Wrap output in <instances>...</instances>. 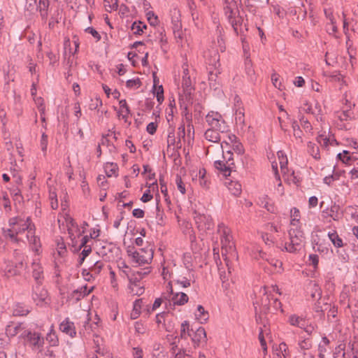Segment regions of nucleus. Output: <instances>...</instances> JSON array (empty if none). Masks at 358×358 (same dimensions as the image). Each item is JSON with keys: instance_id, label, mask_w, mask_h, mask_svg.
Segmentation results:
<instances>
[{"instance_id": "obj_1", "label": "nucleus", "mask_w": 358, "mask_h": 358, "mask_svg": "<svg viewBox=\"0 0 358 358\" xmlns=\"http://www.w3.org/2000/svg\"><path fill=\"white\" fill-rule=\"evenodd\" d=\"M256 316L259 314L273 313L278 310L282 312V303L271 294L268 293L266 287H262L259 290V299L254 303Z\"/></svg>"}, {"instance_id": "obj_2", "label": "nucleus", "mask_w": 358, "mask_h": 358, "mask_svg": "<svg viewBox=\"0 0 358 358\" xmlns=\"http://www.w3.org/2000/svg\"><path fill=\"white\" fill-rule=\"evenodd\" d=\"M182 94H180L179 104L182 110V113L186 116H190L189 113V106L193 103V92L194 87L191 80L190 76H182Z\"/></svg>"}, {"instance_id": "obj_3", "label": "nucleus", "mask_w": 358, "mask_h": 358, "mask_svg": "<svg viewBox=\"0 0 358 358\" xmlns=\"http://www.w3.org/2000/svg\"><path fill=\"white\" fill-rule=\"evenodd\" d=\"M218 233L221 236L222 244V255L224 257V261L228 267L229 272L230 273V268L229 266V260L227 257L228 253H232L235 251L234 243L232 241V236L231 235V230L224 224L220 223L217 226Z\"/></svg>"}, {"instance_id": "obj_4", "label": "nucleus", "mask_w": 358, "mask_h": 358, "mask_svg": "<svg viewBox=\"0 0 358 358\" xmlns=\"http://www.w3.org/2000/svg\"><path fill=\"white\" fill-rule=\"evenodd\" d=\"M127 252L136 266L150 264L152 260L154 254L153 250L150 247L141 248L137 251L134 246H129Z\"/></svg>"}, {"instance_id": "obj_5", "label": "nucleus", "mask_w": 358, "mask_h": 358, "mask_svg": "<svg viewBox=\"0 0 358 358\" xmlns=\"http://www.w3.org/2000/svg\"><path fill=\"white\" fill-rule=\"evenodd\" d=\"M289 236L290 243H286L283 248H281V250H285L288 252L294 253L301 250L305 240L303 232L301 230V229L291 228L289 230Z\"/></svg>"}, {"instance_id": "obj_6", "label": "nucleus", "mask_w": 358, "mask_h": 358, "mask_svg": "<svg viewBox=\"0 0 358 358\" xmlns=\"http://www.w3.org/2000/svg\"><path fill=\"white\" fill-rule=\"evenodd\" d=\"M25 230L27 231L26 236L29 242L30 250L34 252L35 255H38L41 244L40 238L35 235L36 227L30 217H27L26 221L24 222V231Z\"/></svg>"}, {"instance_id": "obj_7", "label": "nucleus", "mask_w": 358, "mask_h": 358, "mask_svg": "<svg viewBox=\"0 0 358 358\" xmlns=\"http://www.w3.org/2000/svg\"><path fill=\"white\" fill-rule=\"evenodd\" d=\"M24 344L34 352H36L43 348L44 338L40 332L29 328L24 331Z\"/></svg>"}, {"instance_id": "obj_8", "label": "nucleus", "mask_w": 358, "mask_h": 358, "mask_svg": "<svg viewBox=\"0 0 358 358\" xmlns=\"http://www.w3.org/2000/svg\"><path fill=\"white\" fill-rule=\"evenodd\" d=\"M193 217L196 227L200 231L206 232L213 227V222L211 217L206 214L205 208L195 209L193 212Z\"/></svg>"}, {"instance_id": "obj_9", "label": "nucleus", "mask_w": 358, "mask_h": 358, "mask_svg": "<svg viewBox=\"0 0 358 358\" xmlns=\"http://www.w3.org/2000/svg\"><path fill=\"white\" fill-rule=\"evenodd\" d=\"M206 121L210 128L215 129L221 133L228 131V125L222 115L218 112L210 111L206 116Z\"/></svg>"}, {"instance_id": "obj_10", "label": "nucleus", "mask_w": 358, "mask_h": 358, "mask_svg": "<svg viewBox=\"0 0 358 358\" xmlns=\"http://www.w3.org/2000/svg\"><path fill=\"white\" fill-rule=\"evenodd\" d=\"M65 222L69 234L72 240L75 239L76 237H80L84 233V231H80L78 224L70 215H66Z\"/></svg>"}, {"instance_id": "obj_11", "label": "nucleus", "mask_w": 358, "mask_h": 358, "mask_svg": "<svg viewBox=\"0 0 358 358\" xmlns=\"http://www.w3.org/2000/svg\"><path fill=\"white\" fill-rule=\"evenodd\" d=\"M48 291L41 287V284L36 285L33 287L32 299L37 306H43L46 303Z\"/></svg>"}, {"instance_id": "obj_12", "label": "nucleus", "mask_w": 358, "mask_h": 358, "mask_svg": "<svg viewBox=\"0 0 358 358\" xmlns=\"http://www.w3.org/2000/svg\"><path fill=\"white\" fill-rule=\"evenodd\" d=\"M206 63L216 70L220 66V55L216 50H210L205 53Z\"/></svg>"}, {"instance_id": "obj_13", "label": "nucleus", "mask_w": 358, "mask_h": 358, "mask_svg": "<svg viewBox=\"0 0 358 358\" xmlns=\"http://www.w3.org/2000/svg\"><path fill=\"white\" fill-rule=\"evenodd\" d=\"M59 329L72 338L76 334L74 323L71 322L68 317L61 322Z\"/></svg>"}, {"instance_id": "obj_14", "label": "nucleus", "mask_w": 358, "mask_h": 358, "mask_svg": "<svg viewBox=\"0 0 358 358\" xmlns=\"http://www.w3.org/2000/svg\"><path fill=\"white\" fill-rule=\"evenodd\" d=\"M232 165H234V162H231V164H227L226 162L221 160H216L214 162V167L219 171L220 173H222L225 177L230 176Z\"/></svg>"}, {"instance_id": "obj_15", "label": "nucleus", "mask_w": 358, "mask_h": 358, "mask_svg": "<svg viewBox=\"0 0 358 358\" xmlns=\"http://www.w3.org/2000/svg\"><path fill=\"white\" fill-rule=\"evenodd\" d=\"M37 259H34L32 263V276L36 281V285L42 283L43 280V269L41 265L36 262Z\"/></svg>"}, {"instance_id": "obj_16", "label": "nucleus", "mask_w": 358, "mask_h": 358, "mask_svg": "<svg viewBox=\"0 0 358 358\" xmlns=\"http://www.w3.org/2000/svg\"><path fill=\"white\" fill-rule=\"evenodd\" d=\"M20 225L17 224V218H13L10 220V228L6 231V236H8L11 240L16 241L15 236L18 234Z\"/></svg>"}, {"instance_id": "obj_17", "label": "nucleus", "mask_w": 358, "mask_h": 358, "mask_svg": "<svg viewBox=\"0 0 358 358\" xmlns=\"http://www.w3.org/2000/svg\"><path fill=\"white\" fill-rule=\"evenodd\" d=\"M220 133L221 131L209 127V129L205 131L204 136L205 138L210 142L218 143L220 141Z\"/></svg>"}, {"instance_id": "obj_18", "label": "nucleus", "mask_w": 358, "mask_h": 358, "mask_svg": "<svg viewBox=\"0 0 358 358\" xmlns=\"http://www.w3.org/2000/svg\"><path fill=\"white\" fill-rule=\"evenodd\" d=\"M104 266V263L102 261H96L93 263V265L89 266L88 272L87 275H90V277L95 278L97 276Z\"/></svg>"}, {"instance_id": "obj_19", "label": "nucleus", "mask_w": 358, "mask_h": 358, "mask_svg": "<svg viewBox=\"0 0 358 358\" xmlns=\"http://www.w3.org/2000/svg\"><path fill=\"white\" fill-rule=\"evenodd\" d=\"M288 322L292 326L301 329L306 325V319L296 314H292L288 317Z\"/></svg>"}, {"instance_id": "obj_20", "label": "nucleus", "mask_w": 358, "mask_h": 358, "mask_svg": "<svg viewBox=\"0 0 358 358\" xmlns=\"http://www.w3.org/2000/svg\"><path fill=\"white\" fill-rule=\"evenodd\" d=\"M226 186L231 194L234 196H237L241 194L242 187L238 181L231 180L228 182H226Z\"/></svg>"}, {"instance_id": "obj_21", "label": "nucleus", "mask_w": 358, "mask_h": 358, "mask_svg": "<svg viewBox=\"0 0 358 358\" xmlns=\"http://www.w3.org/2000/svg\"><path fill=\"white\" fill-rule=\"evenodd\" d=\"M188 296L185 293L178 292L174 294L169 300H171L174 305L182 306L188 301Z\"/></svg>"}, {"instance_id": "obj_22", "label": "nucleus", "mask_w": 358, "mask_h": 358, "mask_svg": "<svg viewBox=\"0 0 358 358\" xmlns=\"http://www.w3.org/2000/svg\"><path fill=\"white\" fill-rule=\"evenodd\" d=\"M195 317L201 324H203L208 321L209 318V314L208 311L205 310L204 308L201 305H199L195 313Z\"/></svg>"}, {"instance_id": "obj_23", "label": "nucleus", "mask_w": 358, "mask_h": 358, "mask_svg": "<svg viewBox=\"0 0 358 358\" xmlns=\"http://www.w3.org/2000/svg\"><path fill=\"white\" fill-rule=\"evenodd\" d=\"M120 104V110L118 111L119 117H122V118L124 120V122L127 121V117L130 114V109L125 99H122L119 101Z\"/></svg>"}, {"instance_id": "obj_24", "label": "nucleus", "mask_w": 358, "mask_h": 358, "mask_svg": "<svg viewBox=\"0 0 358 358\" xmlns=\"http://www.w3.org/2000/svg\"><path fill=\"white\" fill-rule=\"evenodd\" d=\"M192 341L194 343L199 344L202 341H206V333L203 327H199L196 331L194 333L192 338Z\"/></svg>"}, {"instance_id": "obj_25", "label": "nucleus", "mask_w": 358, "mask_h": 358, "mask_svg": "<svg viewBox=\"0 0 358 358\" xmlns=\"http://www.w3.org/2000/svg\"><path fill=\"white\" fill-rule=\"evenodd\" d=\"M308 152L315 159H320V148L317 145L314 143L308 142L307 144Z\"/></svg>"}, {"instance_id": "obj_26", "label": "nucleus", "mask_w": 358, "mask_h": 358, "mask_svg": "<svg viewBox=\"0 0 358 358\" xmlns=\"http://www.w3.org/2000/svg\"><path fill=\"white\" fill-rule=\"evenodd\" d=\"M328 236L335 247L341 248L343 246V240L339 237L336 231H329Z\"/></svg>"}, {"instance_id": "obj_27", "label": "nucleus", "mask_w": 358, "mask_h": 358, "mask_svg": "<svg viewBox=\"0 0 358 358\" xmlns=\"http://www.w3.org/2000/svg\"><path fill=\"white\" fill-rule=\"evenodd\" d=\"M235 111V121L237 124L243 127L245 125V110L244 108H238Z\"/></svg>"}, {"instance_id": "obj_28", "label": "nucleus", "mask_w": 358, "mask_h": 358, "mask_svg": "<svg viewBox=\"0 0 358 358\" xmlns=\"http://www.w3.org/2000/svg\"><path fill=\"white\" fill-rule=\"evenodd\" d=\"M224 13L226 16L227 17L229 23L231 24V26L235 28V26L236 25V22L235 20V15L236 13L234 12V9L230 6H227L224 7Z\"/></svg>"}, {"instance_id": "obj_29", "label": "nucleus", "mask_w": 358, "mask_h": 358, "mask_svg": "<svg viewBox=\"0 0 358 358\" xmlns=\"http://www.w3.org/2000/svg\"><path fill=\"white\" fill-rule=\"evenodd\" d=\"M46 340L51 346H57L59 343L57 336L53 329V325L51 326L49 332L46 335Z\"/></svg>"}, {"instance_id": "obj_30", "label": "nucleus", "mask_w": 358, "mask_h": 358, "mask_svg": "<svg viewBox=\"0 0 358 358\" xmlns=\"http://www.w3.org/2000/svg\"><path fill=\"white\" fill-rule=\"evenodd\" d=\"M146 28L147 26L141 21L133 22L131 27L133 34L136 35L142 34L143 33V29Z\"/></svg>"}, {"instance_id": "obj_31", "label": "nucleus", "mask_w": 358, "mask_h": 358, "mask_svg": "<svg viewBox=\"0 0 358 358\" xmlns=\"http://www.w3.org/2000/svg\"><path fill=\"white\" fill-rule=\"evenodd\" d=\"M142 303V299H137L134 302V307L131 313L132 319H136L140 315Z\"/></svg>"}, {"instance_id": "obj_32", "label": "nucleus", "mask_w": 358, "mask_h": 358, "mask_svg": "<svg viewBox=\"0 0 358 358\" xmlns=\"http://www.w3.org/2000/svg\"><path fill=\"white\" fill-rule=\"evenodd\" d=\"M310 286L311 289L310 296L312 299L320 300L322 296V290L319 285L317 283L314 282L313 284H310Z\"/></svg>"}, {"instance_id": "obj_33", "label": "nucleus", "mask_w": 358, "mask_h": 358, "mask_svg": "<svg viewBox=\"0 0 358 358\" xmlns=\"http://www.w3.org/2000/svg\"><path fill=\"white\" fill-rule=\"evenodd\" d=\"M325 310L327 311V317L330 320L331 317L335 318L337 315V308L334 305L329 303H324Z\"/></svg>"}, {"instance_id": "obj_34", "label": "nucleus", "mask_w": 358, "mask_h": 358, "mask_svg": "<svg viewBox=\"0 0 358 358\" xmlns=\"http://www.w3.org/2000/svg\"><path fill=\"white\" fill-rule=\"evenodd\" d=\"M351 152L349 150H343L337 155V159L346 164H351L350 160Z\"/></svg>"}, {"instance_id": "obj_35", "label": "nucleus", "mask_w": 358, "mask_h": 358, "mask_svg": "<svg viewBox=\"0 0 358 358\" xmlns=\"http://www.w3.org/2000/svg\"><path fill=\"white\" fill-rule=\"evenodd\" d=\"M312 348V342L309 338L303 339L299 343V352L300 353L308 351Z\"/></svg>"}, {"instance_id": "obj_36", "label": "nucleus", "mask_w": 358, "mask_h": 358, "mask_svg": "<svg viewBox=\"0 0 358 358\" xmlns=\"http://www.w3.org/2000/svg\"><path fill=\"white\" fill-rule=\"evenodd\" d=\"M49 199L50 201V206L53 210H56L58 208L57 195L55 190L52 189L49 192Z\"/></svg>"}, {"instance_id": "obj_37", "label": "nucleus", "mask_w": 358, "mask_h": 358, "mask_svg": "<svg viewBox=\"0 0 358 358\" xmlns=\"http://www.w3.org/2000/svg\"><path fill=\"white\" fill-rule=\"evenodd\" d=\"M338 210L339 206L334 204L331 206L330 210L327 211L326 213L328 217H331L334 220H337L338 219Z\"/></svg>"}, {"instance_id": "obj_38", "label": "nucleus", "mask_w": 358, "mask_h": 358, "mask_svg": "<svg viewBox=\"0 0 358 358\" xmlns=\"http://www.w3.org/2000/svg\"><path fill=\"white\" fill-rule=\"evenodd\" d=\"M129 288L130 289V293H131L133 295L141 296L144 292V287L140 284L129 286Z\"/></svg>"}, {"instance_id": "obj_39", "label": "nucleus", "mask_w": 358, "mask_h": 358, "mask_svg": "<svg viewBox=\"0 0 358 358\" xmlns=\"http://www.w3.org/2000/svg\"><path fill=\"white\" fill-rule=\"evenodd\" d=\"M141 85V81L138 78L130 79L126 82V86L130 89H138Z\"/></svg>"}, {"instance_id": "obj_40", "label": "nucleus", "mask_w": 358, "mask_h": 358, "mask_svg": "<svg viewBox=\"0 0 358 358\" xmlns=\"http://www.w3.org/2000/svg\"><path fill=\"white\" fill-rule=\"evenodd\" d=\"M93 289H94L93 287H91L89 289L87 285H85V286L81 287L80 289L74 290L73 293L74 294L80 293V296L85 297V296H87L88 294H90L92 292Z\"/></svg>"}, {"instance_id": "obj_41", "label": "nucleus", "mask_w": 358, "mask_h": 358, "mask_svg": "<svg viewBox=\"0 0 358 358\" xmlns=\"http://www.w3.org/2000/svg\"><path fill=\"white\" fill-rule=\"evenodd\" d=\"M216 32H217V34L218 35L217 36V45L220 47V50L224 51L225 49V47L224 45V38H223V36L222 34V29L220 28L219 26H217Z\"/></svg>"}, {"instance_id": "obj_42", "label": "nucleus", "mask_w": 358, "mask_h": 358, "mask_svg": "<svg viewBox=\"0 0 358 358\" xmlns=\"http://www.w3.org/2000/svg\"><path fill=\"white\" fill-rule=\"evenodd\" d=\"M192 331L193 330L191 329ZM180 336L181 338H186V332L189 336H192L190 334V329L189 328V324L187 321H184L181 324V330H180Z\"/></svg>"}, {"instance_id": "obj_43", "label": "nucleus", "mask_w": 358, "mask_h": 358, "mask_svg": "<svg viewBox=\"0 0 358 358\" xmlns=\"http://www.w3.org/2000/svg\"><path fill=\"white\" fill-rule=\"evenodd\" d=\"M345 344H340L338 345L334 352V357L335 358H338L339 356H342L343 358H345Z\"/></svg>"}, {"instance_id": "obj_44", "label": "nucleus", "mask_w": 358, "mask_h": 358, "mask_svg": "<svg viewBox=\"0 0 358 358\" xmlns=\"http://www.w3.org/2000/svg\"><path fill=\"white\" fill-rule=\"evenodd\" d=\"M292 127L293 129V134L296 138L301 139L303 136V131L301 130L299 125L296 121L292 122Z\"/></svg>"}, {"instance_id": "obj_45", "label": "nucleus", "mask_w": 358, "mask_h": 358, "mask_svg": "<svg viewBox=\"0 0 358 358\" xmlns=\"http://www.w3.org/2000/svg\"><path fill=\"white\" fill-rule=\"evenodd\" d=\"M245 72L248 76L252 79V76L255 75V71L252 67V61L247 59L245 62Z\"/></svg>"}, {"instance_id": "obj_46", "label": "nucleus", "mask_w": 358, "mask_h": 358, "mask_svg": "<svg viewBox=\"0 0 358 358\" xmlns=\"http://www.w3.org/2000/svg\"><path fill=\"white\" fill-rule=\"evenodd\" d=\"M36 352L38 358H52V351L49 349L43 350L41 348Z\"/></svg>"}, {"instance_id": "obj_47", "label": "nucleus", "mask_w": 358, "mask_h": 358, "mask_svg": "<svg viewBox=\"0 0 358 358\" xmlns=\"http://www.w3.org/2000/svg\"><path fill=\"white\" fill-rule=\"evenodd\" d=\"M176 284L180 285L182 287H188L191 285L190 280L186 277H180L174 280Z\"/></svg>"}, {"instance_id": "obj_48", "label": "nucleus", "mask_w": 358, "mask_h": 358, "mask_svg": "<svg viewBox=\"0 0 358 358\" xmlns=\"http://www.w3.org/2000/svg\"><path fill=\"white\" fill-rule=\"evenodd\" d=\"M60 15L59 11L57 10L55 13L51 16L50 22H49V27L52 29L55 27V24L59 22V15ZM61 17H59V19Z\"/></svg>"}, {"instance_id": "obj_49", "label": "nucleus", "mask_w": 358, "mask_h": 358, "mask_svg": "<svg viewBox=\"0 0 358 358\" xmlns=\"http://www.w3.org/2000/svg\"><path fill=\"white\" fill-rule=\"evenodd\" d=\"M19 329H20V326H17V325L12 323L7 327L6 333L9 336H15L16 334H17Z\"/></svg>"}, {"instance_id": "obj_50", "label": "nucleus", "mask_w": 358, "mask_h": 358, "mask_svg": "<svg viewBox=\"0 0 358 358\" xmlns=\"http://www.w3.org/2000/svg\"><path fill=\"white\" fill-rule=\"evenodd\" d=\"M176 183L177 185V188L180 192V193L185 194L186 192L185 185L182 182L181 177L178 175L176 176Z\"/></svg>"}, {"instance_id": "obj_51", "label": "nucleus", "mask_w": 358, "mask_h": 358, "mask_svg": "<svg viewBox=\"0 0 358 358\" xmlns=\"http://www.w3.org/2000/svg\"><path fill=\"white\" fill-rule=\"evenodd\" d=\"M299 121H300L301 125L306 131H310L312 130L313 128H312L311 124L303 115L299 118Z\"/></svg>"}, {"instance_id": "obj_52", "label": "nucleus", "mask_w": 358, "mask_h": 358, "mask_svg": "<svg viewBox=\"0 0 358 358\" xmlns=\"http://www.w3.org/2000/svg\"><path fill=\"white\" fill-rule=\"evenodd\" d=\"M278 159L280 160V168L282 170H284V169L286 167L287 164V159L285 155H284V153L282 151L278 152Z\"/></svg>"}, {"instance_id": "obj_53", "label": "nucleus", "mask_w": 358, "mask_h": 358, "mask_svg": "<svg viewBox=\"0 0 358 358\" xmlns=\"http://www.w3.org/2000/svg\"><path fill=\"white\" fill-rule=\"evenodd\" d=\"M232 149L238 155H242L244 153L243 145L239 140H238L236 142H234V144L232 145Z\"/></svg>"}, {"instance_id": "obj_54", "label": "nucleus", "mask_w": 358, "mask_h": 358, "mask_svg": "<svg viewBox=\"0 0 358 358\" xmlns=\"http://www.w3.org/2000/svg\"><path fill=\"white\" fill-rule=\"evenodd\" d=\"M313 308L316 313H320V317L324 316V313L326 311L324 303L322 305L321 302L317 301V303H315Z\"/></svg>"}, {"instance_id": "obj_55", "label": "nucleus", "mask_w": 358, "mask_h": 358, "mask_svg": "<svg viewBox=\"0 0 358 358\" xmlns=\"http://www.w3.org/2000/svg\"><path fill=\"white\" fill-rule=\"evenodd\" d=\"M308 259L310 261V264L313 266V268L316 270L319 264V257L317 255L312 254L308 257Z\"/></svg>"}, {"instance_id": "obj_56", "label": "nucleus", "mask_w": 358, "mask_h": 358, "mask_svg": "<svg viewBox=\"0 0 358 358\" xmlns=\"http://www.w3.org/2000/svg\"><path fill=\"white\" fill-rule=\"evenodd\" d=\"M129 286H132L134 285L140 284L141 280H142L141 277L140 275H136V273H133L131 275L129 278Z\"/></svg>"}, {"instance_id": "obj_57", "label": "nucleus", "mask_w": 358, "mask_h": 358, "mask_svg": "<svg viewBox=\"0 0 358 358\" xmlns=\"http://www.w3.org/2000/svg\"><path fill=\"white\" fill-rule=\"evenodd\" d=\"M317 141L318 143H320L321 145L324 147H327L329 143V139L325 136L324 135H319L317 137Z\"/></svg>"}, {"instance_id": "obj_58", "label": "nucleus", "mask_w": 358, "mask_h": 358, "mask_svg": "<svg viewBox=\"0 0 358 358\" xmlns=\"http://www.w3.org/2000/svg\"><path fill=\"white\" fill-rule=\"evenodd\" d=\"M217 73H220V71L217 69H216L215 71L214 72L213 71H212L211 69H210L208 80H209L210 85H213V86L215 85V84L213 83V82L216 81V78L217 77Z\"/></svg>"}, {"instance_id": "obj_59", "label": "nucleus", "mask_w": 358, "mask_h": 358, "mask_svg": "<svg viewBox=\"0 0 358 358\" xmlns=\"http://www.w3.org/2000/svg\"><path fill=\"white\" fill-rule=\"evenodd\" d=\"M148 20L150 22L151 25H155L157 24L158 22V17L157 15H155V13L152 11L148 12Z\"/></svg>"}, {"instance_id": "obj_60", "label": "nucleus", "mask_w": 358, "mask_h": 358, "mask_svg": "<svg viewBox=\"0 0 358 358\" xmlns=\"http://www.w3.org/2000/svg\"><path fill=\"white\" fill-rule=\"evenodd\" d=\"M150 272V267H145L142 269H138V271H134L136 275H139L140 277L143 279L145 275H147Z\"/></svg>"}, {"instance_id": "obj_61", "label": "nucleus", "mask_w": 358, "mask_h": 358, "mask_svg": "<svg viewBox=\"0 0 358 358\" xmlns=\"http://www.w3.org/2000/svg\"><path fill=\"white\" fill-rule=\"evenodd\" d=\"M85 31L92 34V36L96 39V41H99L101 39V36L93 27H89L85 29Z\"/></svg>"}, {"instance_id": "obj_62", "label": "nucleus", "mask_w": 358, "mask_h": 358, "mask_svg": "<svg viewBox=\"0 0 358 358\" xmlns=\"http://www.w3.org/2000/svg\"><path fill=\"white\" fill-rule=\"evenodd\" d=\"M278 75L277 73H273L271 76V80L273 85L278 89H281V83L279 81Z\"/></svg>"}, {"instance_id": "obj_63", "label": "nucleus", "mask_w": 358, "mask_h": 358, "mask_svg": "<svg viewBox=\"0 0 358 358\" xmlns=\"http://www.w3.org/2000/svg\"><path fill=\"white\" fill-rule=\"evenodd\" d=\"M157 124L155 122H150L147 125L146 131L150 134H154L156 132Z\"/></svg>"}, {"instance_id": "obj_64", "label": "nucleus", "mask_w": 358, "mask_h": 358, "mask_svg": "<svg viewBox=\"0 0 358 358\" xmlns=\"http://www.w3.org/2000/svg\"><path fill=\"white\" fill-rule=\"evenodd\" d=\"M143 350L140 348H134L133 349V356L134 358H143Z\"/></svg>"}]
</instances>
